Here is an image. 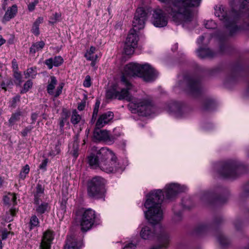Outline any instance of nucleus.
Listing matches in <instances>:
<instances>
[{
	"label": "nucleus",
	"instance_id": "39448f33",
	"mask_svg": "<svg viewBox=\"0 0 249 249\" xmlns=\"http://www.w3.org/2000/svg\"><path fill=\"white\" fill-rule=\"evenodd\" d=\"M217 167L218 174L224 178L234 179L248 171V167L245 165L232 160L221 162Z\"/></svg>",
	"mask_w": 249,
	"mask_h": 249
},
{
	"label": "nucleus",
	"instance_id": "ddd939ff",
	"mask_svg": "<svg viewBox=\"0 0 249 249\" xmlns=\"http://www.w3.org/2000/svg\"><path fill=\"white\" fill-rule=\"evenodd\" d=\"M189 108L185 105L174 102L169 106V110L177 118L185 117L189 111Z\"/></svg>",
	"mask_w": 249,
	"mask_h": 249
},
{
	"label": "nucleus",
	"instance_id": "ea45409f",
	"mask_svg": "<svg viewBox=\"0 0 249 249\" xmlns=\"http://www.w3.org/2000/svg\"><path fill=\"white\" fill-rule=\"evenodd\" d=\"M174 215L173 220L175 222L180 221L182 219V212L181 211H176L175 208H173Z\"/></svg>",
	"mask_w": 249,
	"mask_h": 249
},
{
	"label": "nucleus",
	"instance_id": "09e8293b",
	"mask_svg": "<svg viewBox=\"0 0 249 249\" xmlns=\"http://www.w3.org/2000/svg\"><path fill=\"white\" fill-rule=\"evenodd\" d=\"M11 193H9L7 195L4 196L3 198V201L5 205H10L11 204Z\"/></svg>",
	"mask_w": 249,
	"mask_h": 249
},
{
	"label": "nucleus",
	"instance_id": "052dcab7",
	"mask_svg": "<svg viewBox=\"0 0 249 249\" xmlns=\"http://www.w3.org/2000/svg\"><path fill=\"white\" fill-rule=\"evenodd\" d=\"M9 232H8L7 230H4L1 231V239L2 240H5L9 234Z\"/></svg>",
	"mask_w": 249,
	"mask_h": 249
},
{
	"label": "nucleus",
	"instance_id": "f257e3e1",
	"mask_svg": "<svg viewBox=\"0 0 249 249\" xmlns=\"http://www.w3.org/2000/svg\"><path fill=\"white\" fill-rule=\"evenodd\" d=\"M134 76L142 78L145 81L152 82L157 78L158 72L148 64L142 65L133 63L128 64L124 67L121 77V84L124 87L117 88L115 86L111 87L107 90L106 97L109 99H118L119 100L131 101L128 107L132 111L137 112L142 116L150 115L153 109L150 101L145 99L132 101L133 97L129 90L132 89L133 85L130 82L129 78Z\"/></svg>",
	"mask_w": 249,
	"mask_h": 249
},
{
	"label": "nucleus",
	"instance_id": "603ef678",
	"mask_svg": "<svg viewBox=\"0 0 249 249\" xmlns=\"http://www.w3.org/2000/svg\"><path fill=\"white\" fill-rule=\"evenodd\" d=\"M233 225L236 230H240L242 227V222L239 219H236L233 222Z\"/></svg>",
	"mask_w": 249,
	"mask_h": 249
},
{
	"label": "nucleus",
	"instance_id": "393cba45",
	"mask_svg": "<svg viewBox=\"0 0 249 249\" xmlns=\"http://www.w3.org/2000/svg\"><path fill=\"white\" fill-rule=\"evenodd\" d=\"M220 46L219 51L221 53H225L229 52L230 49V46L229 45L227 42V37L225 38L222 37L220 38Z\"/></svg>",
	"mask_w": 249,
	"mask_h": 249
},
{
	"label": "nucleus",
	"instance_id": "a18cd8bd",
	"mask_svg": "<svg viewBox=\"0 0 249 249\" xmlns=\"http://www.w3.org/2000/svg\"><path fill=\"white\" fill-rule=\"evenodd\" d=\"M33 83L31 80H28L24 84L23 89L21 90L20 93L23 94L26 92L32 87Z\"/></svg>",
	"mask_w": 249,
	"mask_h": 249
},
{
	"label": "nucleus",
	"instance_id": "3c124183",
	"mask_svg": "<svg viewBox=\"0 0 249 249\" xmlns=\"http://www.w3.org/2000/svg\"><path fill=\"white\" fill-rule=\"evenodd\" d=\"M63 87V83L60 84L59 86L57 87L56 91L54 92V94L53 95L55 98L58 97L61 94V93H62V90Z\"/></svg>",
	"mask_w": 249,
	"mask_h": 249
},
{
	"label": "nucleus",
	"instance_id": "58836bf2",
	"mask_svg": "<svg viewBox=\"0 0 249 249\" xmlns=\"http://www.w3.org/2000/svg\"><path fill=\"white\" fill-rule=\"evenodd\" d=\"M204 25L208 29H214L217 27V24L213 20L204 21Z\"/></svg>",
	"mask_w": 249,
	"mask_h": 249
},
{
	"label": "nucleus",
	"instance_id": "a878e982",
	"mask_svg": "<svg viewBox=\"0 0 249 249\" xmlns=\"http://www.w3.org/2000/svg\"><path fill=\"white\" fill-rule=\"evenodd\" d=\"M209 226L205 223L198 224L195 229L194 233L197 235H201L205 233L208 230Z\"/></svg>",
	"mask_w": 249,
	"mask_h": 249
},
{
	"label": "nucleus",
	"instance_id": "412c9836",
	"mask_svg": "<svg viewBox=\"0 0 249 249\" xmlns=\"http://www.w3.org/2000/svg\"><path fill=\"white\" fill-rule=\"evenodd\" d=\"M197 56L201 58H212L215 56L216 53L209 48L199 47L196 50Z\"/></svg>",
	"mask_w": 249,
	"mask_h": 249
},
{
	"label": "nucleus",
	"instance_id": "0e129e2a",
	"mask_svg": "<svg viewBox=\"0 0 249 249\" xmlns=\"http://www.w3.org/2000/svg\"><path fill=\"white\" fill-rule=\"evenodd\" d=\"M20 101V96L17 95L15 97H13L12 101V106L13 107L15 106V104Z\"/></svg>",
	"mask_w": 249,
	"mask_h": 249
},
{
	"label": "nucleus",
	"instance_id": "a211bd4d",
	"mask_svg": "<svg viewBox=\"0 0 249 249\" xmlns=\"http://www.w3.org/2000/svg\"><path fill=\"white\" fill-rule=\"evenodd\" d=\"M64 62V59L61 56H55L45 60L44 64L46 65L49 69H52L53 66L59 67Z\"/></svg>",
	"mask_w": 249,
	"mask_h": 249
},
{
	"label": "nucleus",
	"instance_id": "4468645a",
	"mask_svg": "<svg viewBox=\"0 0 249 249\" xmlns=\"http://www.w3.org/2000/svg\"><path fill=\"white\" fill-rule=\"evenodd\" d=\"M54 232L48 229L43 232L39 249H51L53 241L54 238Z\"/></svg>",
	"mask_w": 249,
	"mask_h": 249
},
{
	"label": "nucleus",
	"instance_id": "f3484780",
	"mask_svg": "<svg viewBox=\"0 0 249 249\" xmlns=\"http://www.w3.org/2000/svg\"><path fill=\"white\" fill-rule=\"evenodd\" d=\"M114 114L112 112L108 111L101 115L98 119L96 126L103 127L110 122L113 118Z\"/></svg>",
	"mask_w": 249,
	"mask_h": 249
},
{
	"label": "nucleus",
	"instance_id": "dca6fc26",
	"mask_svg": "<svg viewBox=\"0 0 249 249\" xmlns=\"http://www.w3.org/2000/svg\"><path fill=\"white\" fill-rule=\"evenodd\" d=\"M81 246V240L72 234L67 236L64 249H79Z\"/></svg>",
	"mask_w": 249,
	"mask_h": 249
},
{
	"label": "nucleus",
	"instance_id": "9b49d317",
	"mask_svg": "<svg viewBox=\"0 0 249 249\" xmlns=\"http://www.w3.org/2000/svg\"><path fill=\"white\" fill-rule=\"evenodd\" d=\"M187 190V188L184 186H180L177 183H170L166 185L165 187V194L166 198L167 199H172L178 193L184 192Z\"/></svg>",
	"mask_w": 249,
	"mask_h": 249
},
{
	"label": "nucleus",
	"instance_id": "4c0bfd02",
	"mask_svg": "<svg viewBox=\"0 0 249 249\" xmlns=\"http://www.w3.org/2000/svg\"><path fill=\"white\" fill-rule=\"evenodd\" d=\"M137 46L126 44V43L124 44V53L126 55H130L133 53L135 48Z\"/></svg>",
	"mask_w": 249,
	"mask_h": 249
},
{
	"label": "nucleus",
	"instance_id": "c756f323",
	"mask_svg": "<svg viewBox=\"0 0 249 249\" xmlns=\"http://www.w3.org/2000/svg\"><path fill=\"white\" fill-rule=\"evenodd\" d=\"M218 241L222 247L228 246L230 243V241L221 232H218L216 235Z\"/></svg>",
	"mask_w": 249,
	"mask_h": 249
},
{
	"label": "nucleus",
	"instance_id": "2f4dec72",
	"mask_svg": "<svg viewBox=\"0 0 249 249\" xmlns=\"http://www.w3.org/2000/svg\"><path fill=\"white\" fill-rule=\"evenodd\" d=\"M43 19L42 18L39 17L34 23L31 31L35 36H37L39 35V24L43 21Z\"/></svg>",
	"mask_w": 249,
	"mask_h": 249
},
{
	"label": "nucleus",
	"instance_id": "cd10ccee",
	"mask_svg": "<svg viewBox=\"0 0 249 249\" xmlns=\"http://www.w3.org/2000/svg\"><path fill=\"white\" fill-rule=\"evenodd\" d=\"M190 5L187 6L188 8V11L189 12V15L190 16V19L189 20L186 21V26L190 23L193 18V14L192 13V11L191 9V7L198 6L200 3L201 0H190Z\"/></svg>",
	"mask_w": 249,
	"mask_h": 249
},
{
	"label": "nucleus",
	"instance_id": "4be33fe9",
	"mask_svg": "<svg viewBox=\"0 0 249 249\" xmlns=\"http://www.w3.org/2000/svg\"><path fill=\"white\" fill-rule=\"evenodd\" d=\"M44 196V188L42 185L38 183L34 193V203L42 201Z\"/></svg>",
	"mask_w": 249,
	"mask_h": 249
},
{
	"label": "nucleus",
	"instance_id": "1a4fd4ad",
	"mask_svg": "<svg viewBox=\"0 0 249 249\" xmlns=\"http://www.w3.org/2000/svg\"><path fill=\"white\" fill-rule=\"evenodd\" d=\"M147 18V13L143 7H138L132 21L133 29L140 30L144 28Z\"/></svg>",
	"mask_w": 249,
	"mask_h": 249
},
{
	"label": "nucleus",
	"instance_id": "5701e85b",
	"mask_svg": "<svg viewBox=\"0 0 249 249\" xmlns=\"http://www.w3.org/2000/svg\"><path fill=\"white\" fill-rule=\"evenodd\" d=\"M17 12V6L16 5H13L12 7L8 8L5 12L2 18V22H6L9 21L11 19L14 18Z\"/></svg>",
	"mask_w": 249,
	"mask_h": 249
},
{
	"label": "nucleus",
	"instance_id": "13d9d810",
	"mask_svg": "<svg viewBox=\"0 0 249 249\" xmlns=\"http://www.w3.org/2000/svg\"><path fill=\"white\" fill-rule=\"evenodd\" d=\"M12 65L13 71H18V64L16 59L12 60Z\"/></svg>",
	"mask_w": 249,
	"mask_h": 249
},
{
	"label": "nucleus",
	"instance_id": "37998d69",
	"mask_svg": "<svg viewBox=\"0 0 249 249\" xmlns=\"http://www.w3.org/2000/svg\"><path fill=\"white\" fill-rule=\"evenodd\" d=\"M81 116L77 114V112L75 111L73 112L71 117V122L73 124H77L81 120Z\"/></svg>",
	"mask_w": 249,
	"mask_h": 249
},
{
	"label": "nucleus",
	"instance_id": "c9c22d12",
	"mask_svg": "<svg viewBox=\"0 0 249 249\" xmlns=\"http://www.w3.org/2000/svg\"><path fill=\"white\" fill-rule=\"evenodd\" d=\"M36 68L31 67L28 68L26 71L24 72V74L25 75V78H27L31 77L34 78L35 76L36 75Z\"/></svg>",
	"mask_w": 249,
	"mask_h": 249
},
{
	"label": "nucleus",
	"instance_id": "6e6d98bb",
	"mask_svg": "<svg viewBox=\"0 0 249 249\" xmlns=\"http://www.w3.org/2000/svg\"><path fill=\"white\" fill-rule=\"evenodd\" d=\"M91 80L89 75L86 76L85 80L84 81L83 85L85 87L89 88L91 86Z\"/></svg>",
	"mask_w": 249,
	"mask_h": 249
},
{
	"label": "nucleus",
	"instance_id": "4d7b16f0",
	"mask_svg": "<svg viewBox=\"0 0 249 249\" xmlns=\"http://www.w3.org/2000/svg\"><path fill=\"white\" fill-rule=\"evenodd\" d=\"M60 15L58 13H55L53 17L51 18V21L50 22L52 23H55L57 21L59 20L60 18Z\"/></svg>",
	"mask_w": 249,
	"mask_h": 249
},
{
	"label": "nucleus",
	"instance_id": "6ab92c4d",
	"mask_svg": "<svg viewBox=\"0 0 249 249\" xmlns=\"http://www.w3.org/2000/svg\"><path fill=\"white\" fill-rule=\"evenodd\" d=\"M139 30L131 29L127 35L125 43L126 44L133 45L137 47L139 36L138 32Z\"/></svg>",
	"mask_w": 249,
	"mask_h": 249
},
{
	"label": "nucleus",
	"instance_id": "72a5a7b5",
	"mask_svg": "<svg viewBox=\"0 0 249 249\" xmlns=\"http://www.w3.org/2000/svg\"><path fill=\"white\" fill-rule=\"evenodd\" d=\"M78 138V135H77L75 136V139L74 140L73 144H72V149L71 151V153L72 156L76 158L78 156V150H79V144L78 142L77 141Z\"/></svg>",
	"mask_w": 249,
	"mask_h": 249
},
{
	"label": "nucleus",
	"instance_id": "8fccbe9b",
	"mask_svg": "<svg viewBox=\"0 0 249 249\" xmlns=\"http://www.w3.org/2000/svg\"><path fill=\"white\" fill-rule=\"evenodd\" d=\"M63 87V83L60 84L59 86L57 87L56 91L54 92V94L53 95L55 98L58 97L61 94V93H62V90Z\"/></svg>",
	"mask_w": 249,
	"mask_h": 249
},
{
	"label": "nucleus",
	"instance_id": "0eeeda50",
	"mask_svg": "<svg viewBox=\"0 0 249 249\" xmlns=\"http://www.w3.org/2000/svg\"><path fill=\"white\" fill-rule=\"evenodd\" d=\"M83 210L80 218V226L82 231H87L94 225L100 224V218L94 210L90 208Z\"/></svg>",
	"mask_w": 249,
	"mask_h": 249
},
{
	"label": "nucleus",
	"instance_id": "f704fd0d",
	"mask_svg": "<svg viewBox=\"0 0 249 249\" xmlns=\"http://www.w3.org/2000/svg\"><path fill=\"white\" fill-rule=\"evenodd\" d=\"M248 196H249V182L244 186L243 191L239 196L240 201H243Z\"/></svg>",
	"mask_w": 249,
	"mask_h": 249
},
{
	"label": "nucleus",
	"instance_id": "774afa93",
	"mask_svg": "<svg viewBox=\"0 0 249 249\" xmlns=\"http://www.w3.org/2000/svg\"><path fill=\"white\" fill-rule=\"evenodd\" d=\"M11 196L12 199L11 200V204L13 203L14 205L16 204L17 196L15 194L11 193Z\"/></svg>",
	"mask_w": 249,
	"mask_h": 249
},
{
	"label": "nucleus",
	"instance_id": "aec40b11",
	"mask_svg": "<svg viewBox=\"0 0 249 249\" xmlns=\"http://www.w3.org/2000/svg\"><path fill=\"white\" fill-rule=\"evenodd\" d=\"M229 192L225 189H221L220 194L216 196L212 202L216 205H220L226 203L228 199Z\"/></svg>",
	"mask_w": 249,
	"mask_h": 249
},
{
	"label": "nucleus",
	"instance_id": "423d86ee",
	"mask_svg": "<svg viewBox=\"0 0 249 249\" xmlns=\"http://www.w3.org/2000/svg\"><path fill=\"white\" fill-rule=\"evenodd\" d=\"M88 195L95 199L103 198L106 193L105 180L100 177L92 178L88 185Z\"/></svg>",
	"mask_w": 249,
	"mask_h": 249
},
{
	"label": "nucleus",
	"instance_id": "7ed1b4c3",
	"mask_svg": "<svg viewBox=\"0 0 249 249\" xmlns=\"http://www.w3.org/2000/svg\"><path fill=\"white\" fill-rule=\"evenodd\" d=\"M231 10L228 13L222 5L215 6L214 15L224 23L229 31V35L232 36L242 30H245L244 25H241V18H249V0H233L231 3Z\"/></svg>",
	"mask_w": 249,
	"mask_h": 249
},
{
	"label": "nucleus",
	"instance_id": "49530a36",
	"mask_svg": "<svg viewBox=\"0 0 249 249\" xmlns=\"http://www.w3.org/2000/svg\"><path fill=\"white\" fill-rule=\"evenodd\" d=\"M238 70L237 68H234L231 72V73L229 75H228L227 77V80L231 81H233L237 74Z\"/></svg>",
	"mask_w": 249,
	"mask_h": 249
},
{
	"label": "nucleus",
	"instance_id": "bb28decb",
	"mask_svg": "<svg viewBox=\"0 0 249 249\" xmlns=\"http://www.w3.org/2000/svg\"><path fill=\"white\" fill-rule=\"evenodd\" d=\"M51 81H49L47 87V91L49 94L53 95L54 94V89L57 84V80L55 76H51Z\"/></svg>",
	"mask_w": 249,
	"mask_h": 249
},
{
	"label": "nucleus",
	"instance_id": "20e7f679",
	"mask_svg": "<svg viewBox=\"0 0 249 249\" xmlns=\"http://www.w3.org/2000/svg\"><path fill=\"white\" fill-rule=\"evenodd\" d=\"M96 153H91L88 157L89 165L93 169H99L107 173H121L124 170L122 165L118 161L114 152L107 147L97 150L94 147Z\"/></svg>",
	"mask_w": 249,
	"mask_h": 249
},
{
	"label": "nucleus",
	"instance_id": "de8ad7c7",
	"mask_svg": "<svg viewBox=\"0 0 249 249\" xmlns=\"http://www.w3.org/2000/svg\"><path fill=\"white\" fill-rule=\"evenodd\" d=\"M13 76L16 79L18 85H20V84L22 82V75L20 72L18 71H13Z\"/></svg>",
	"mask_w": 249,
	"mask_h": 249
},
{
	"label": "nucleus",
	"instance_id": "b1692460",
	"mask_svg": "<svg viewBox=\"0 0 249 249\" xmlns=\"http://www.w3.org/2000/svg\"><path fill=\"white\" fill-rule=\"evenodd\" d=\"M216 106L215 101L211 98H206L202 105V108L204 110L210 111L213 109Z\"/></svg>",
	"mask_w": 249,
	"mask_h": 249
},
{
	"label": "nucleus",
	"instance_id": "e2e57ef3",
	"mask_svg": "<svg viewBox=\"0 0 249 249\" xmlns=\"http://www.w3.org/2000/svg\"><path fill=\"white\" fill-rule=\"evenodd\" d=\"M223 221V218L221 216L218 217H216L214 220V221H213V225H215V226L218 225V224H219L221 223H222Z\"/></svg>",
	"mask_w": 249,
	"mask_h": 249
},
{
	"label": "nucleus",
	"instance_id": "680f3d73",
	"mask_svg": "<svg viewBox=\"0 0 249 249\" xmlns=\"http://www.w3.org/2000/svg\"><path fill=\"white\" fill-rule=\"evenodd\" d=\"M47 163H48V159H45L42 161L41 163L40 164L39 168L41 169L46 170Z\"/></svg>",
	"mask_w": 249,
	"mask_h": 249
},
{
	"label": "nucleus",
	"instance_id": "a19ab883",
	"mask_svg": "<svg viewBox=\"0 0 249 249\" xmlns=\"http://www.w3.org/2000/svg\"><path fill=\"white\" fill-rule=\"evenodd\" d=\"M29 171L30 167L29 165L26 164L24 166H23L19 174L20 178L22 179H24L25 178L26 175L29 173Z\"/></svg>",
	"mask_w": 249,
	"mask_h": 249
},
{
	"label": "nucleus",
	"instance_id": "79ce46f5",
	"mask_svg": "<svg viewBox=\"0 0 249 249\" xmlns=\"http://www.w3.org/2000/svg\"><path fill=\"white\" fill-rule=\"evenodd\" d=\"M95 47L91 46L89 50L85 54L84 56L88 60H91L93 59V57H92V56L93 55V54L95 53Z\"/></svg>",
	"mask_w": 249,
	"mask_h": 249
},
{
	"label": "nucleus",
	"instance_id": "864d4df0",
	"mask_svg": "<svg viewBox=\"0 0 249 249\" xmlns=\"http://www.w3.org/2000/svg\"><path fill=\"white\" fill-rule=\"evenodd\" d=\"M38 3V0H34V1L30 2L28 5V8L30 11L34 10L36 6Z\"/></svg>",
	"mask_w": 249,
	"mask_h": 249
},
{
	"label": "nucleus",
	"instance_id": "c03bdc74",
	"mask_svg": "<svg viewBox=\"0 0 249 249\" xmlns=\"http://www.w3.org/2000/svg\"><path fill=\"white\" fill-rule=\"evenodd\" d=\"M213 197V195L211 192H206L204 193L201 196V199L204 201L210 202V200Z\"/></svg>",
	"mask_w": 249,
	"mask_h": 249
},
{
	"label": "nucleus",
	"instance_id": "7c9ffc66",
	"mask_svg": "<svg viewBox=\"0 0 249 249\" xmlns=\"http://www.w3.org/2000/svg\"><path fill=\"white\" fill-rule=\"evenodd\" d=\"M29 224L30 231L32 230L35 228L39 227L40 222L36 215H32Z\"/></svg>",
	"mask_w": 249,
	"mask_h": 249
},
{
	"label": "nucleus",
	"instance_id": "473e14b6",
	"mask_svg": "<svg viewBox=\"0 0 249 249\" xmlns=\"http://www.w3.org/2000/svg\"><path fill=\"white\" fill-rule=\"evenodd\" d=\"M21 115L22 113L21 111H17L14 113H13L8 121L9 125L12 126L14 125L16 122L20 120Z\"/></svg>",
	"mask_w": 249,
	"mask_h": 249
},
{
	"label": "nucleus",
	"instance_id": "f03ea898",
	"mask_svg": "<svg viewBox=\"0 0 249 249\" xmlns=\"http://www.w3.org/2000/svg\"><path fill=\"white\" fill-rule=\"evenodd\" d=\"M144 207L147 209L145 212V216L152 225L154 232L151 229L145 226L141 230V236L143 239H149L156 236L159 244L150 249H165L169 243V236L160 222L163 218V212L161 209V203L164 198L161 190H156L150 192L146 196Z\"/></svg>",
	"mask_w": 249,
	"mask_h": 249
},
{
	"label": "nucleus",
	"instance_id": "e433bc0d",
	"mask_svg": "<svg viewBox=\"0 0 249 249\" xmlns=\"http://www.w3.org/2000/svg\"><path fill=\"white\" fill-rule=\"evenodd\" d=\"M100 102L99 100H97L95 104V106L93 109L92 118L91 121L93 123L95 121L96 117L97 116L99 108L100 107Z\"/></svg>",
	"mask_w": 249,
	"mask_h": 249
},
{
	"label": "nucleus",
	"instance_id": "6e6552de",
	"mask_svg": "<svg viewBox=\"0 0 249 249\" xmlns=\"http://www.w3.org/2000/svg\"><path fill=\"white\" fill-rule=\"evenodd\" d=\"M184 81L186 84V90L191 96L196 97L203 92L201 79L196 75H186Z\"/></svg>",
	"mask_w": 249,
	"mask_h": 249
},
{
	"label": "nucleus",
	"instance_id": "bf43d9fd",
	"mask_svg": "<svg viewBox=\"0 0 249 249\" xmlns=\"http://www.w3.org/2000/svg\"><path fill=\"white\" fill-rule=\"evenodd\" d=\"M66 118L67 117L66 116H65V117L62 116L60 118L59 126L61 130H62L63 128V127L64 126V123L66 120Z\"/></svg>",
	"mask_w": 249,
	"mask_h": 249
},
{
	"label": "nucleus",
	"instance_id": "338daca9",
	"mask_svg": "<svg viewBox=\"0 0 249 249\" xmlns=\"http://www.w3.org/2000/svg\"><path fill=\"white\" fill-rule=\"evenodd\" d=\"M38 117V114L36 113H32L31 115V120H32V124H35V122L36 121L37 118Z\"/></svg>",
	"mask_w": 249,
	"mask_h": 249
},
{
	"label": "nucleus",
	"instance_id": "9d476101",
	"mask_svg": "<svg viewBox=\"0 0 249 249\" xmlns=\"http://www.w3.org/2000/svg\"><path fill=\"white\" fill-rule=\"evenodd\" d=\"M168 18L163 11L157 9L153 11L151 22L156 27L161 28L167 25Z\"/></svg>",
	"mask_w": 249,
	"mask_h": 249
},
{
	"label": "nucleus",
	"instance_id": "f8f14e48",
	"mask_svg": "<svg viewBox=\"0 0 249 249\" xmlns=\"http://www.w3.org/2000/svg\"><path fill=\"white\" fill-rule=\"evenodd\" d=\"M101 127L96 126L93 135V139L95 142L104 141L108 142H113L116 140V137L109 135L108 132L105 130H101Z\"/></svg>",
	"mask_w": 249,
	"mask_h": 249
},
{
	"label": "nucleus",
	"instance_id": "5fc2aeb1",
	"mask_svg": "<svg viewBox=\"0 0 249 249\" xmlns=\"http://www.w3.org/2000/svg\"><path fill=\"white\" fill-rule=\"evenodd\" d=\"M33 128V127L32 126H28L27 127H25L21 132V135L23 137H26L28 133H29L32 129Z\"/></svg>",
	"mask_w": 249,
	"mask_h": 249
},
{
	"label": "nucleus",
	"instance_id": "c85d7f7f",
	"mask_svg": "<svg viewBox=\"0 0 249 249\" xmlns=\"http://www.w3.org/2000/svg\"><path fill=\"white\" fill-rule=\"evenodd\" d=\"M45 46V43L43 41L36 42L34 43L30 48V52L35 53L36 52L41 50Z\"/></svg>",
	"mask_w": 249,
	"mask_h": 249
},
{
	"label": "nucleus",
	"instance_id": "2eb2a0df",
	"mask_svg": "<svg viewBox=\"0 0 249 249\" xmlns=\"http://www.w3.org/2000/svg\"><path fill=\"white\" fill-rule=\"evenodd\" d=\"M34 210L38 215H42L48 213L51 210V206L49 203L45 201H38L34 203Z\"/></svg>",
	"mask_w": 249,
	"mask_h": 249
},
{
	"label": "nucleus",
	"instance_id": "69168bd1",
	"mask_svg": "<svg viewBox=\"0 0 249 249\" xmlns=\"http://www.w3.org/2000/svg\"><path fill=\"white\" fill-rule=\"evenodd\" d=\"M136 246L135 245L132 243H130L125 245L124 249H136Z\"/></svg>",
	"mask_w": 249,
	"mask_h": 249
}]
</instances>
